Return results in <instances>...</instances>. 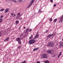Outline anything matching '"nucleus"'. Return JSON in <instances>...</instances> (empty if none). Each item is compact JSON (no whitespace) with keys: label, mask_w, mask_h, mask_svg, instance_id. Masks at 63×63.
Returning a JSON list of instances; mask_svg holds the SVG:
<instances>
[{"label":"nucleus","mask_w":63,"mask_h":63,"mask_svg":"<svg viewBox=\"0 0 63 63\" xmlns=\"http://www.w3.org/2000/svg\"><path fill=\"white\" fill-rule=\"evenodd\" d=\"M42 56L44 58H47V55L45 54H44L42 55Z\"/></svg>","instance_id":"3"},{"label":"nucleus","mask_w":63,"mask_h":63,"mask_svg":"<svg viewBox=\"0 0 63 63\" xmlns=\"http://www.w3.org/2000/svg\"><path fill=\"white\" fill-rule=\"evenodd\" d=\"M16 41L17 42H18L20 41V38H17L16 39Z\"/></svg>","instance_id":"13"},{"label":"nucleus","mask_w":63,"mask_h":63,"mask_svg":"<svg viewBox=\"0 0 63 63\" xmlns=\"http://www.w3.org/2000/svg\"><path fill=\"white\" fill-rule=\"evenodd\" d=\"M51 52L52 51L51 50H49L48 52V53L49 54H50V53H51Z\"/></svg>","instance_id":"12"},{"label":"nucleus","mask_w":63,"mask_h":63,"mask_svg":"<svg viewBox=\"0 0 63 63\" xmlns=\"http://www.w3.org/2000/svg\"><path fill=\"white\" fill-rule=\"evenodd\" d=\"M18 1L19 2H22V0H18Z\"/></svg>","instance_id":"30"},{"label":"nucleus","mask_w":63,"mask_h":63,"mask_svg":"<svg viewBox=\"0 0 63 63\" xmlns=\"http://www.w3.org/2000/svg\"><path fill=\"white\" fill-rule=\"evenodd\" d=\"M54 34H49L48 35V37L47 38V39H48L49 38H50L51 36H54Z\"/></svg>","instance_id":"6"},{"label":"nucleus","mask_w":63,"mask_h":63,"mask_svg":"<svg viewBox=\"0 0 63 63\" xmlns=\"http://www.w3.org/2000/svg\"><path fill=\"white\" fill-rule=\"evenodd\" d=\"M48 30H47V31H46V33H47V32H48Z\"/></svg>","instance_id":"39"},{"label":"nucleus","mask_w":63,"mask_h":63,"mask_svg":"<svg viewBox=\"0 0 63 63\" xmlns=\"http://www.w3.org/2000/svg\"><path fill=\"white\" fill-rule=\"evenodd\" d=\"M39 48H34L33 49V51H35V50H38V49Z\"/></svg>","instance_id":"11"},{"label":"nucleus","mask_w":63,"mask_h":63,"mask_svg":"<svg viewBox=\"0 0 63 63\" xmlns=\"http://www.w3.org/2000/svg\"><path fill=\"white\" fill-rule=\"evenodd\" d=\"M25 62H26V61H24L23 62L21 63H25Z\"/></svg>","instance_id":"25"},{"label":"nucleus","mask_w":63,"mask_h":63,"mask_svg":"<svg viewBox=\"0 0 63 63\" xmlns=\"http://www.w3.org/2000/svg\"><path fill=\"white\" fill-rule=\"evenodd\" d=\"M3 17V16L2 15L0 17V18H2V17Z\"/></svg>","instance_id":"31"},{"label":"nucleus","mask_w":63,"mask_h":63,"mask_svg":"<svg viewBox=\"0 0 63 63\" xmlns=\"http://www.w3.org/2000/svg\"><path fill=\"white\" fill-rule=\"evenodd\" d=\"M5 9L4 8H2L0 10V12H2V11H3Z\"/></svg>","instance_id":"17"},{"label":"nucleus","mask_w":63,"mask_h":63,"mask_svg":"<svg viewBox=\"0 0 63 63\" xmlns=\"http://www.w3.org/2000/svg\"><path fill=\"white\" fill-rule=\"evenodd\" d=\"M52 18H50L49 19V20L50 21H52Z\"/></svg>","instance_id":"27"},{"label":"nucleus","mask_w":63,"mask_h":63,"mask_svg":"<svg viewBox=\"0 0 63 63\" xmlns=\"http://www.w3.org/2000/svg\"><path fill=\"white\" fill-rule=\"evenodd\" d=\"M22 36L21 35L20 36V37H22Z\"/></svg>","instance_id":"41"},{"label":"nucleus","mask_w":63,"mask_h":63,"mask_svg":"<svg viewBox=\"0 0 63 63\" xmlns=\"http://www.w3.org/2000/svg\"><path fill=\"white\" fill-rule=\"evenodd\" d=\"M39 12H40V10H39L38 12V13H39Z\"/></svg>","instance_id":"44"},{"label":"nucleus","mask_w":63,"mask_h":63,"mask_svg":"<svg viewBox=\"0 0 63 63\" xmlns=\"http://www.w3.org/2000/svg\"><path fill=\"white\" fill-rule=\"evenodd\" d=\"M11 16H13V15H14V14H13V13H11Z\"/></svg>","instance_id":"28"},{"label":"nucleus","mask_w":63,"mask_h":63,"mask_svg":"<svg viewBox=\"0 0 63 63\" xmlns=\"http://www.w3.org/2000/svg\"><path fill=\"white\" fill-rule=\"evenodd\" d=\"M45 63H49V61H45Z\"/></svg>","instance_id":"18"},{"label":"nucleus","mask_w":63,"mask_h":63,"mask_svg":"<svg viewBox=\"0 0 63 63\" xmlns=\"http://www.w3.org/2000/svg\"><path fill=\"white\" fill-rule=\"evenodd\" d=\"M40 12H42V11H41V10H40Z\"/></svg>","instance_id":"42"},{"label":"nucleus","mask_w":63,"mask_h":63,"mask_svg":"<svg viewBox=\"0 0 63 63\" xmlns=\"http://www.w3.org/2000/svg\"><path fill=\"white\" fill-rule=\"evenodd\" d=\"M55 55L54 54L53 56L52 57H55Z\"/></svg>","instance_id":"29"},{"label":"nucleus","mask_w":63,"mask_h":63,"mask_svg":"<svg viewBox=\"0 0 63 63\" xmlns=\"http://www.w3.org/2000/svg\"><path fill=\"white\" fill-rule=\"evenodd\" d=\"M23 33H22L21 34V35L22 36H23Z\"/></svg>","instance_id":"38"},{"label":"nucleus","mask_w":63,"mask_h":63,"mask_svg":"<svg viewBox=\"0 0 63 63\" xmlns=\"http://www.w3.org/2000/svg\"><path fill=\"white\" fill-rule=\"evenodd\" d=\"M50 2H53V0H50Z\"/></svg>","instance_id":"32"},{"label":"nucleus","mask_w":63,"mask_h":63,"mask_svg":"<svg viewBox=\"0 0 63 63\" xmlns=\"http://www.w3.org/2000/svg\"><path fill=\"white\" fill-rule=\"evenodd\" d=\"M37 63H40V62H36Z\"/></svg>","instance_id":"40"},{"label":"nucleus","mask_w":63,"mask_h":63,"mask_svg":"<svg viewBox=\"0 0 63 63\" xmlns=\"http://www.w3.org/2000/svg\"><path fill=\"white\" fill-rule=\"evenodd\" d=\"M2 21V19H0V23H1Z\"/></svg>","instance_id":"23"},{"label":"nucleus","mask_w":63,"mask_h":63,"mask_svg":"<svg viewBox=\"0 0 63 63\" xmlns=\"http://www.w3.org/2000/svg\"><path fill=\"white\" fill-rule=\"evenodd\" d=\"M15 22L16 23V24H18V23H19V21L17 20Z\"/></svg>","instance_id":"16"},{"label":"nucleus","mask_w":63,"mask_h":63,"mask_svg":"<svg viewBox=\"0 0 63 63\" xmlns=\"http://www.w3.org/2000/svg\"><path fill=\"white\" fill-rule=\"evenodd\" d=\"M16 16V14H14L13 16Z\"/></svg>","instance_id":"36"},{"label":"nucleus","mask_w":63,"mask_h":63,"mask_svg":"<svg viewBox=\"0 0 63 63\" xmlns=\"http://www.w3.org/2000/svg\"><path fill=\"white\" fill-rule=\"evenodd\" d=\"M22 19V17H21L19 19V20H21Z\"/></svg>","instance_id":"35"},{"label":"nucleus","mask_w":63,"mask_h":63,"mask_svg":"<svg viewBox=\"0 0 63 63\" xmlns=\"http://www.w3.org/2000/svg\"><path fill=\"white\" fill-rule=\"evenodd\" d=\"M1 36V33L0 32V37Z\"/></svg>","instance_id":"37"},{"label":"nucleus","mask_w":63,"mask_h":63,"mask_svg":"<svg viewBox=\"0 0 63 63\" xmlns=\"http://www.w3.org/2000/svg\"><path fill=\"white\" fill-rule=\"evenodd\" d=\"M56 21H57V19H55L54 20V22H55Z\"/></svg>","instance_id":"24"},{"label":"nucleus","mask_w":63,"mask_h":63,"mask_svg":"<svg viewBox=\"0 0 63 63\" xmlns=\"http://www.w3.org/2000/svg\"><path fill=\"white\" fill-rule=\"evenodd\" d=\"M19 16H17L16 17V18L17 19H18V18H19Z\"/></svg>","instance_id":"15"},{"label":"nucleus","mask_w":63,"mask_h":63,"mask_svg":"<svg viewBox=\"0 0 63 63\" xmlns=\"http://www.w3.org/2000/svg\"><path fill=\"white\" fill-rule=\"evenodd\" d=\"M32 37H33V36L31 35V36L29 37V39H31L32 38Z\"/></svg>","instance_id":"20"},{"label":"nucleus","mask_w":63,"mask_h":63,"mask_svg":"<svg viewBox=\"0 0 63 63\" xmlns=\"http://www.w3.org/2000/svg\"><path fill=\"white\" fill-rule=\"evenodd\" d=\"M62 41H63V39H62Z\"/></svg>","instance_id":"45"},{"label":"nucleus","mask_w":63,"mask_h":63,"mask_svg":"<svg viewBox=\"0 0 63 63\" xmlns=\"http://www.w3.org/2000/svg\"><path fill=\"white\" fill-rule=\"evenodd\" d=\"M9 11V8H6L5 10V13H7Z\"/></svg>","instance_id":"9"},{"label":"nucleus","mask_w":63,"mask_h":63,"mask_svg":"<svg viewBox=\"0 0 63 63\" xmlns=\"http://www.w3.org/2000/svg\"><path fill=\"white\" fill-rule=\"evenodd\" d=\"M61 55H60L59 54L58 56V58H59V57H60V56Z\"/></svg>","instance_id":"33"},{"label":"nucleus","mask_w":63,"mask_h":63,"mask_svg":"<svg viewBox=\"0 0 63 63\" xmlns=\"http://www.w3.org/2000/svg\"><path fill=\"white\" fill-rule=\"evenodd\" d=\"M20 14V13H18L17 14V16H19Z\"/></svg>","instance_id":"21"},{"label":"nucleus","mask_w":63,"mask_h":63,"mask_svg":"<svg viewBox=\"0 0 63 63\" xmlns=\"http://www.w3.org/2000/svg\"><path fill=\"white\" fill-rule=\"evenodd\" d=\"M54 46V43L52 42L51 41L49 42V44L47 45V47H51Z\"/></svg>","instance_id":"2"},{"label":"nucleus","mask_w":63,"mask_h":63,"mask_svg":"<svg viewBox=\"0 0 63 63\" xmlns=\"http://www.w3.org/2000/svg\"><path fill=\"white\" fill-rule=\"evenodd\" d=\"M21 47V46H18V49H19Z\"/></svg>","instance_id":"22"},{"label":"nucleus","mask_w":63,"mask_h":63,"mask_svg":"<svg viewBox=\"0 0 63 63\" xmlns=\"http://www.w3.org/2000/svg\"><path fill=\"white\" fill-rule=\"evenodd\" d=\"M18 44H19L20 45H21V41H19L18 42Z\"/></svg>","instance_id":"19"},{"label":"nucleus","mask_w":63,"mask_h":63,"mask_svg":"<svg viewBox=\"0 0 63 63\" xmlns=\"http://www.w3.org/2000/svg\"><path fill=\"white\" fill-rule=\"evenodd\" d=\"M34 1H35V0H32L30 4L27 7V8H28L30 7V6H31V5H32V3H33V2H34Z\"/></svg>","instance_id":"5"},{"label":"nucleus","mask_w":63,"mask_h":63,"mask_svg":"<svg viewBox=\"0 0 63 63\" xmlns=\"http://www.w3.org/2000/svg\"><path fill=\"white\" fill-rule=\"evenodd\" d=\"M9 37L7 38L6 39L4 40V41H8L9 40Z\"/></svg>","instance_id":"14"},{"label":"nucleus","mask_w":63,"mask_h":63,"mask_svg":"<svg viewBox=\"0 0 63 63\" xmlns=\"http://www.w3.org/2000/svg\"><path fill=\"white\" fill-rule=\"evenodd\" d=\"M31 31H32V29H30V30L29 28H28L26 29V31L25 32V33H27L28 32V31H29V32H31Z\"/></svg>","instance_id":"4"},{"label":"nucleus","mask_w":63,"mask_h":63,"mask_svg":"<svg viewBox=\"0 0 63 63\" xmlns=\"http://www.w3.org/2000/svg\"><path fill=\"white\" fill-rule=\"evenodd\" d=\"M35 42V40L34 39H32L31 40H30L28 43L29 44H30V45H31V44H34Z\"/></svg>","instance_id":"1"},{"label":"nucleus","mask_w":63,"mask_h":63,"mask_svg":"<svg viewBox=\"0 0 63 63\" xmlns=\"http://www.w3.org/2000/svg\"><path fill=\"white\" fill-rule=\"evenodd\" d=\"M54 7H56V4H54Z\"/></svg>","instance_id":"34"},{"label":"nucleus","mask_w":63,"mask_h":63,"mask_svg":"<svg viewBox=\"0 0 63 63\" xmlns=\"http://www.w3.org/2000/svg\"><path fill=\"white\" fill-rule=\"evenodd\" d=\"M59 46L60 47H63V42H61L60 43Z\"/></svg>","instance_id":"8"},{"label":"nucleus","mask_w":63,"mask_h":63,"mask_svg":"<svg viewBox=\"0 0 63 63\" xmlns=\"http://www.w3.org/2000/svg\"><path fill=\"white\" fill-rule=\"evenodd\" d=\"M38 37H39V34H36V36L34 37V38L36 39V38H38Z\"/></svg>","instance_id":"10"},{"label":"nucleus","mask_w":63,"mask_h":63,"mask_svg":"<svg viewBox=\"0 0 63 63\" xmlns=\"http://www.w3.org/2000/svg\"><path fill=\"white\" fill-rule=\"evenodd\" d=\"M59 55H62V52H60Z\"/></svg>","instance_id":"26"},{"label":"nucleus","mask_w":63,"mask_h":63,"mask_svg":"<svg viewBox=\"0 0 63 63\" xmlns=\"http://www.w3.org/2000/svg\"><path fill=\"white\" fill-rule=\"evenodd\" d=\"M25 28V27H24V29Z\"/></svg>","instance_id":"43"},{"label":"nucleus","mask_w":63,"mask_h":63,"mask_svg":"<svg viewBox=\"0 0 63 63\" xmlns=\"http://www.w3.org/2000/svg\"><path fill=\"white\" fill-rule=\"evenodd\" d=\"M63 16L61 17V18H60V20L59 21V23L62 22L63 21Z\"/></svg>","instance_id":"7"}]
</instances>
